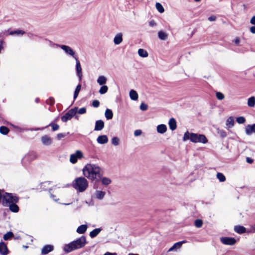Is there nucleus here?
<instances>
[{"mask_svg":"<svg viewBox=\"0 0 255 255\" xmlns=\"http://www.w3.org/2000/svg\"><path fill=\"white\" fill-rule=\"evenodd\" d=\"M72 187L79 192L85 191L88 186L87 179L83 177H79L75 179L72 183Z\"/></svg>","mask_w":255,"mask_h":255,"instance_id":"4","label":"nucleus"},{"mask_svg":"<svg viewBox=\"0 0 255 255\" xmlns=\"http://www.w3.org/2000/svg\"><path fill=\"white\" fill-rule=\"evenodd\" d=\"M138 54L139 56L144 58L147 57L148 55L147 52L145 50L141 48L138 50Z\"/></svg>","mask_w":255,"mask_h":255,"instance_id":"32","label":"nucleus"},{"mask_svg":"<svg viewBox=\"0 0 255 255\" xmlns=\"http://www.w3.org/2000/svg\"><path fill=\"white\" fill-rule=\"evenodd\" d=\"M16 203H12V204H10L7 205V207H9V210L14 213H17L19 211V207L16 204Z\"/></svg>","mask_w":255,"mask_h":255,"instance_id":"21","label":"nucleus"},{"mask_svg":"<svg viewBox=\"0 0 255 255\" xmlns=\"http://www.w3.org/2000/svg\"><path fill=\"white\" fill-rule=\"evenodd\" d=\"M77 112L79 114H84L86 112V108L85 107L81 108L77 111Z\"/></svg>","mask_w":255,"mask_h":255,"instance_id":"50","label":"nucleus"},{"mask_svg":"<svg viewBox=\"0 0 255 255\" xmlns=\"http://www.w3.org/2000/svg\"><path fill=\"white\" fill-rule=\"evenodd\" d=\"M24 33H25V32L24 31L21 30H14V31H11L10 32V34H11V35H13L14 34L23 35Z\"/></svg>","mask_w":255,"mask_h":255,"instance_id":"43","label":"nucleus"},{"mask_svg":"<svg viewBox=\"0 0 255 255\" xmlns=\"http://www.w3.org/2000/svg\"><path fill=\"white\" fill-rule=\"evenodd\" d=\"M119 138L117 137H114L112 139V143L115 146L119 145Z\"/></svg>","mask_w":255,"mask_h":255,"instance_id":"45","label":"nucleus"},{"mask_svg":"<svg viewBox=\"0 0 255 255\" xmlns=\"http://www.w3.org/2000/svg\"><path fill=\"white\" fill-rule=\"evenodd\" d=\"M250 23L252 24L255 25V15L253 16L250 20Z\"/></svg>","mask_w":255,"mask_h":255,"instance_id":"56","label":"nucleus"},{"mask_svg":"<svg viewBox=\"0 0 255 255\" xmlns=\"http://www.w3.org/2000/svg\"><path fill=\"white\" fill-rule=\"evenodd\" d=\"M194 225L197 228H201L203 225V221L200 219H197L195 221Z\"/></svg>","mask_w":255,"mask_h":255,"instance_id":"42","label":"nucleus"},{"mask_svg":"<svg viewBox=\"0 0 255 255\" xmlns=\"http://www.w3.org/2000/svg\"><path fill=\"white\" fill-rule=\"evenodd\" d=\"M167 130V127L164 124H161L157 127V131L159 133H164Z\"/></svg>","mask_w":255,"mask_h":255,"instance_id":"22","label":"nucleus"},{"mask_svg":"<svg viewBox=\"0 0 255 255\" xmlns=\"http://www.w3.org/2000/svg\"><path fill=\"white\" fill-rule=\"evenodd\" d=\"M83 157V153L80 150H77L74 154L70 155V161L74 164L77 162L78 159H81Z\"/></svg>","mask_w":255,"mask_h":255,"instance_id":"8","label":"nucleus"},{"mask_svg":"<svg viewBox=\"0 0 255 255\" xmlns=\"http://www.w3.org/2000/svg\"><path fill=\"white\" fill-rule=\"evenodd\" d=\"M252 232H255V224L251 227Z\"/></svg>","mask_w":255,"mask_h":255,"instance_id":"61","label":"nucleus"},{"mask_svg":"<svg viewBox=\"0 0 255 255\" xmlns=\"http://www.w3.org/2000/svg\"><path fill=\"white\" fill-rule=\"evenodd\" d=\"M237 122L239 124H242L245 123L246 119L243 117H239L236 119Z\"/></svg>","mask_w":255,"mask_h":255,"instance_id":"44","label":"nucleus"},{"mask_svg":"<svg viewBox=\"0 0 255 255\" xmlns=\"http://www.w3.org/2000/svg\"><path fill=\"white\" fill-rule=\"evenodd\" d=\"M248 105L250 107H254L255 106V97L253 96L248 99Z\"/></svg>","mask_w":255,"mask_h":255,"instance_id":"34","label":"nucleus"},{"mask_svg":"<svg viewBox=\"0 0 255 255\" xmlns=\"http://www.w3.org/2000/svg\"><path fill=\"white\" fill-rule=\"evenodd\" d=\"M142 133V131L140 129H136L134 132V135L135 136H138Z\"/></svg>","mask_w":255,"mask_h":255,"instance_id":"52","label":"nucleus"},{"mask_svg":"<svg viewBox=\"0 0 255 255\" xmlns=\"http://www.w3.org/2000/svg\"><path fill=\"white\" fill-rule=\"evenodd\" d=\"M234 231L238 234H243L246 232V229L242 226L238 225L235 226Z\"/></svg>","mask_w":255,"mask_h":255,"instance_id":"20","label":"nucleus"},{"mask_svg":"<svg viewBox=\"0 0 255 255\" xmlns=\"http://www.w3.org/2000/svg\"><path fill=\"white\" fill-rule=\"evenodd\" d=\"M107 82L106 78L104 76H100L97 79V82L100 85H103Z\"/></svg>","mask_w":255,"mask_h":255,"instance_id":"33","label":"nucleus"},{"mask_svg":"<svg viewBox=\"0 0 255 255\" xmlns=\"http://www.w3.org/2000/svg\"><path fill=\"white\" fill-rule=\"evenodd\" d=\"M128 255H139L135 254L130 253Z\"/></svg>","mask_w":255,"mask_h":255,"instance_id":"63","label":"nucleus"},{"mask_svg":"<svg viewBox=\"0 0 255 255\" xmlns=\"http://www.w3.org/2000/svg\"><path fill=\"white\" fill-rule=\"evenodd\" d=\"M49 102L48 104H49L51 105H53L54 104V99L53 98H50L49 99Z\"/></svg>","mask_w":255,"mask_h":255,"instance_id":"55","label":"nucleus"},{"mask_svg":"<svg viewBox=\"0 0 255 255\" xmlns=\"http://www.w3.org/2000/svg\"><path fill=\"white\" fill-rule=\"evenodd\" d=\"M188 139H190L191 142L194 143L200 142L205 144L208 142V139L205 135L195 133H189L188 131H187L184 134L183 140L186 141Z\"/></svg>","mask_w":255,"mask_h":255,"instance_id":"3","label":"nucleus"},{"mask_svg":"<svg viewBox=\"0 0 255 255\" xmlns=\"http://www.w3.org/2000/svg\"><path fill=\"white\" fill-rule=\"evenodd\" d=\"M108 87L106 85H103L99 90V93L102 94H105L108 91Z\"/></svg>","mask_w":255,"mask_h":255,"instance_id":"38","label":"nucleus"},{"mask_svg":"<svg viewBox=\"0 0 255 255\" xmlns=\"http://www.w3.org/2000/svg\"><path fill=\"white\" fill-rule=\"evenodd\" d=\"M86 238L82 236L68 244L65 245L63 250L66 253H69L73 251L83 248L86 244Z\"/></svg>","mask_w":255,"mask_h":255,"instance_id":"2","label":"nucleus"},{"mask_svg":"<svg viewBox=\"0 0 255 255\" xmlns=\"http://www.w3.org/2000/svg\"><path fill=\"white\" fill-rule=\"evenodd\" d=\"M102 182V184L104 185H108L112 182L111 180L108 177H103L102 176L101 177L100 180Z\"/></svg>","mask_w":255,"mask_h":255,"instance_id":"27","label":"nucleus"},{"mask_svg":"<svg viewBox=\"0 0 255 255\" xmlns=\"http://www.w3.org/2000/svg\"><path fill=\"white\" fill-rule=\"evenodd\" d=\"M105 124L104 122L101 120H99L96 121L95 122V126L94 130L96 131L101 130L104 128Z\"/></svg>","mask_w":255,"mask_h":255,"instance_id":"15","label":"nucleus"},{"mask_svg":"<svg viewBox=\"0 0 255 255\" xmlns=\"http://www.w3.org/2000/svg\"><path fill=\"white\" fill-rule=\"evenodd\" d=\"M38 101H39V99H38V98H36V99H35V102H37H37H38Z\"/></svg>","mask_w":255,"mask_h":255,"instance_id":"64","label":"nucleus"},{"mask_svg":"<svg viewBox=\"0 0 255 255\" xmlns=\"http://www.w3.org/2000/svg\"><path fill=\"white\" fill-rule=\"evenodd\" d=\"M240 42V38L239 37H237L235 40V43L236 44H238Z\"/></svg>","mask_w":255,"mask_h":255,"instance_id":"60","label":"nucleus"},{"mask_svg":"<svg viewBox=\"0 0 255 255\" xmlns=\"http://www.w3.org/2000/svg\"><path fill=\"white\" fill-rule=\"evenodd\" d=\"M158 36L160 39L165 40L168 37V35L163 31H159L158 32Z\"/></svg>","mask_w":255,"mask_h":255,"instance_id":"31","label":"nucleus"},{"mask_svg":"<svg viewBox=\"0 0 255 255\" xmlns=\"http://www.w3.org/2000/svg\"><path fill=\"white\" fill-rule=\"evenodd\" d=\"M129 97L131 100H136L138 99V94L135 91L131 90L129 92Z\"/></svg>","mask_w":255,"mask_h":255,"instance_id":"28","label":"nucleus"},{"mask_svg":"<svg viewBox=\"0 0 255 255\" xmlns=\"http://www.w3.org/2000/svg\"><path fill=\"white\" fill-rule=\"evenodd\" d=\"M78 108L75 107L69 110L64 115L62 116L61 120L63 122H66L74 117L77 112Z\"/></svg>","mask_w":255,"mask_h":255,"instance_id":"6","label":"nucleus"},{"mask_svg":"<svg viewBox=\"0 0 255 255\" xmlns=\"http://www.w3.org/2000/svg\"><path fill=\"white\" fill-rule=\"evenodd\" d=\"M186 241H181V242H177V243H176L175 244H174V245L171 247L168 251V252H171V251H173L176 248H180L181 246L184 243H185Z\"/></svg>","mask_w":255,"mask_h":255,"instance_id":"24","label":"nucleus"},{"mask_svg":"<svg viewBox=\"0 0 255 255\" xmlns=\"http://www.w3.org/2000/svg\"><path fill=\"white\" fill-rule=\"evenodd\" d=\"M13 236V234L11 232H8L3 235V239L4 240L6 241L12 238Z\"/></svg>","mask_w":255,"mask_h":255,"instance_id":"40","label":"nucleus"},{"mask_svg":"<svg viewBox=\"0 0 255 255\" xmlns=\"http://www.w3.org/2000/svg\"><path fill=\"white\" fill-rule=\"evenodd\" d=\"M105 116L107 120H111L113 117V113L111 110L107 109L105 113Z\"/></svg>","mask_w":255,"mask_h":255,"instance_id":"25","label":"nucleus"},{"mask_svg":"<svg viewBox=\"0 0 255 255\" xmlns=\"http://www.w3.org/2000/svg\"><path fill=\"white\" fill-rule=\"evenodd\" d=\"M218 133L223 138L227 136L226 132L223 129L219 130Z\"/></svg>","mask_w":255,"mask_h":255,"instance_id":"48","label":"nucleus"},{"mask_svg":"<svg viewBox=\"0 0 255 255\" xmlns=\"http://www.w3.org/2000/svg\"><path fill=\"white\" fill-rule=\"evenodd\" d=\"M48 127H51L53 131L57 130L59 128V125L55 123L54 122L50 123L48 126H46L45 128H46Z\"/></svg>","mask_w":255,"mask_h":255,"instance_id":"30","label":"nucleus"},{"mask_svg":"<svg viewBox=\"0 0 255 255\" xmlns=\"http://www.w3.org/2000/svg\"><path fill=\"white\" fill-rule=\"evenodd\" d=\"M59 46L63 50L64 52L69 55H70L72 57H73L75 59V58H78L75 55V52L73 51V50L69 46H67L65 45H59Z\"/></svg>","mask_w":255,"mask_h":255,"instance_id":"7","label":"nucleus"},{"mask_svg":"<svg viewBox=\"0 0 255 255\" xmlns=\"http://www.w3.org/2000/svg\"><path fill=\"white\" fill-rule=\"evenodd\" d=\"M18 197L14 194L5 193L2 196V205L4 206L7 207L10 204L12 203H18Z\"/></svg>","mask_w":255,"mask_h":255,"instance_id":"5","label":"nucleus"},{"mask_svg":"<svg viewBox=\"0 0 255 255\" xmlns=\"http://www.w3.org/2000/svg\"><path fill=\"white\" fill-rule=\"evenodd\" d=\"M106 194V193L102 191H96V197L99 200H102L104 198Z\"/></svg>","mask_w":255,"mask_h":255,"instance_id":"29","label":"nucleus"},{"mask_svg":"<svg viewBox=\"0 0 255 255\" xmlns=\"http://www.w3.org/2000/svg\"><path fill=\"white\" fill-rule=\"evenodd\" d=\"M217 98L219 100H222L224 99L225 96L223 93L217 92L216 94Z\"/></svg>","mask_w":255,"mask_h":255,"instance_id":"46","label":"nucleus"},{"mask_svg":"<svg viewBox=\"0 0 255 255\" xmlns=\"http://www.w3.org/2000/svg\"><path fill=\"white\" fill-rule=\"evenodd\" d=\"M148 109V106L146 104L144 103H142L140 105V109L141 111H144L147 110Z\"/></svg>","mask_w":255,"mask_h":255,"instance_id":"47","label":"nucleus"},{"mask_svg":"<svg viewBox=\"0 0 255 255\" xmlns=\"http://www.w3.org/2000/svg\"><path fill=\"white\" fill-rule=\"evenodd\" d=\"M8 253L7 246L3 242L0 243V254L1 255H6Z\"/></svg>","mask_w":255,"mask_h":255,"instance_id":"14","label":"nucleus"},{"mask_svg":"<svg viewBox=\"0 0 255 255\" xmlns=\"http://www.w3.org/2000/svg\"><path fill=\"white\" fill-rule=\"evenodd\" d=\"M156 25V22H155L154 20H151L150 22H149V25L150 26H155Z\"/></svg>","mask_w":255,"mask_h":255,"instance_id":"58","label":"nucleus"},{"mask_svg":"<svg viewBox=\"0 0 255 255\" xmlns=\"http://www.w3.org/2000/svg\"><path fill=\"white\" fill-rule=\"evenodd\" d=\"M81 85L80 84H79L76 86V89L74 91V93L73 98L74 100H75L77 98L79 93L80 91L81 90Z\"/></svg>","mask_w":255,"mask_h":255,"instance_id":"35","label":"nucleus"},{"mask_svg":"<svg viewBox=\"0 0 255 255\" xmlns=\"http://www.w3.org/2000/svg\"><path fill=\"white\" fill-rule=\"evenodd\" d=\"M50 196H51V198H52L54 200H55V201H57V199H55V198H54L55 197V195H53V194H50Z\"/></svg>","mask_w":255,"mask_h":255,"instance_id":"62","label":"nucleus"},{"mask_svg":"<svg viewBox=\"0 0 255 255\" xmlns=\"http://www.w3.org/2000/svg\"><path fill=\"white\" fill-rule=\"evenodd\" d=\"M84 175L92 181H99L102 176L101 169L95 164H88L83 169Z\"/></svg>","mask_w":255,"mask_h":255,"instance_id":"1","label":"nucleus"},{"mask_svg":"<svg viewBox=\"0 0 255 255\" xmlns=\"http://www.w3.org/2000/svg\"><path fill=\"white\" fill-rule=\"evenodd\" d=\"M97 141L99 144H105L108 142V138L106 135H99L97 139Z\"/></svg>","mask_w":255,"mask_h":255,"instance_id":"16","label":"nucleus"},{"mask_svg":"<svg viewBox=\"0 0 255 255\" xmlns=\"http://www.w3.org/2000/svg\"><path fill=\"white\" fill-rule=\"evenodd\" d=\"M169 126L171 130H174L177 128L176 122L174 118H171L169 121Z\"/></svg>","mask_w":255,"mask_h":255,"instance_id":"17","label":"nucleus"},{"mask_svg":"<svg viewBox=\"0 0 255 255\" xmlns=\"http://www.w3.org/2000/svg\"><path fill=\"white\" fill-rule=\"evenodd\" d=\"M220 241L222 243L227 245H234L236 243L235 239L232 237H222Z\"/></svg>","mask_w":255,"mask_h":255,"instance_id":"9","label":"nucleus"},{"mask_svg":"<svg viewBox=\"0 0 255 255\" xmlns=\"http://www.w3.org/2000/svg\"><path fill=\"white\" fill-rule=\"evenodd\" d=\"M246 161L248 163L251 164V163H252L254 162V160L252 158H250V157H247L246 158Z\"/></svg>","mask_w":255,"mask_h":255,"instance_id":"53","label":"nucleus"},{"mask_svg":"<svg viewBox=\"0 0 255 255\" xmlns=\"http://www.w3.org/2000/svg\"><path fill=\"white\" fill-rule=\"evenodd\" d=\"M41 142L44 145H50L52 143V139L47 135H44L41 138Z\"/></svg>","mask_w":255,"mask_h":255,"instance_id":"11","label":"nucleus"},{"mask_svg":"<svg viewBox=\"0 0 255 255\" xmlns=\"http://www.w3.org/2000/svg\"><path fill=\"white\" fill-rule=\"evenodd\" d=\"M234 119L233 117H230L226 121V125L230 128H232L234 125Z\"/></svg>","mask_w":255,"mask_h":255,"instance_id":"23","label":"nucleus"},{"mask_svg":"<svg viewBox=\"0 0 255 255\" xmlns=\"http://www.w3.org/2000/svg\"><path fill=\"white\" fill-rule=\"evenodd\" d=\"M75 60L76 74L79 78V81H81L82 77V68L81 66L80 62L78 58H75Z\"/></svg>","mask_w":255,"mask_h":255,"instance_id":"10","label":"nucleus"},{"mask_svg":"<svg viewBox=\"0 0 255 255\" xmlns=\"http://www.w3.org/2000/svg\"><path fill=\"white\" fill-rule=\"evenodd\" d=\"M29 156L30 155L29 154L26 155L21 160V163L23 166H26L27 163L25 162L26 161L29 162V159L30 158Z\"/></svg>","mask_w":255,"mask_h":255,"instance_id":"41","label":"nucleus"},{"mask_svg":"<svg viewBox=\"0 0 255 255\" xmlns=\"http://www.w3.org/2000/svg\"><path fill=\"white\" fill-rule=\"evenodd\" d=\"M100 105V102L97 100H95L92 102V106L95 108H98Z\"/></svg>","mask_w":255,"mask_h":255,"instance_id":"49","label":"nucleus"},{"mask_svg":"<svg viewBox=\"0 0 255 255\" xmlns=\"http://www.w3.org/2000/svg\"><path fill=\"white\" fill-rule=\"evenodd\" d=\"M217 178L220 182H224L226 180V177L222 173H218L217 174Z\"/></svg>","mask_w":255,"mask_h":255,"instance_id":"39","label":"nucleus"},{"mask_svg":"<svg viewBox=\"0 0 255 255\" xmlns=\"http://www.w3.org/2000/svg\"><path fill=\"white\" fill-rule=\"evenodd\" d=\"M250 30L251 33L255 34V26L251 27Z\"/></svg>","mask_w":255,"mask_h":255,"instance_id":"57","label":"nucleus"},{"mask_svg":"<svg viewBox=\"0 0 255 255\" xmlns=\"http://www.w3.org/2000/svg\"><path fill=\"white\" fill-rule=\"evenodd\" d=\"M54 249L53 246L50 245L44 246L41 249V254L46 255L49 253L52 252Z\"/></svg>","mask_w":255,"mask_h":255,"instance_id":"13","label":"nucleus"},{"mask_svg":"<svg viewBox=\"0 0 255 255\" xmlns=\"http://www.w3.org/2000/svg\"><path fill=\"white\" fill-rule=\"evenodd\" d=\"M87 225H82L78 227L76 230L77 233L80 234H83L86 232L87 229Z\"/></svg>","mask_w":255,"mask_h":255,"instance_id":"19","label":"nucleus"},{"mask_svg":"<svg viewBox=\"0 0 255 255\" xmlns=\"http://www.w3.org/2000/svg\"><path fill=\"white\" fill-rule=\"evenodd\" d=\"M9 131V129L5 126H1L0 127V133L2 134L6 135L8 133Z\"/></svg>","mask_w":255,"mask_h":255,"instance_id":"36","label":"nucleus"},{"mask_svg":"<svg viewBox=\"0 0 255 255\" xmlns=\"http://www.w3.org/2000/svg\"><path fill=\"white\" fill-rule=\"evenodd\" d=\"M245 132L248 135H251L253 133H255V124L248 125L245 128Z\"/></svg>","mask_w":255,"mask_h":255,"instance_id":"12","label":"nucleus"},{"mask_svg":"<svg viewBox=\"0 0 255 255\" xmlns=\"http://www.w3.org/2000/svg\"><path fill=\"white\" fill-rule=\"evenodd\" d=\"M65 136V133H60L57 134L56 137L58 140H60L62 138L64 137Z\"/></svg>","mask_w":255,"mask_h":255,"instance_id":"51","label":"nucleus"},{"mask_svg":"<svg viewBox=\"0 0 255 255\" xmlns=\"http://www.w3.org/2000/svg\"><path fill=\"white\" fill-rule=\"evenodd\" d=\"M123 41L122 34L118 33L114 37V42L116 45L120 44Z\"/></svg>","mask_w":255,"mask_h":255,"instance_id":"18","label":"nucleus"},{"mask_svg":"<svg viewBox=\"0 0 255 255\" xmlns=\"http://www.w3.org/2000/svg\"><path fill=\"white\" fill-rule=\"evenodd\" d=\"M216 19V17L214 15L208 17V20L210 21H214Z\"/></svg>","mask_w":255,"mask_h":255,"instance_id":"54","label":"nucleus"},{"mask_svg":"<svg viewBox=\"0 0 255 255\" xmlns=\"http://www.w3.org/2000/svg\"><path fill=\"white\" fill-rule=\"evenodd\" d=\"M101 231L100 228H96L90 233V236L91 238L96 237Z\"/></svg>","mask_w":255,"mask_h":255,"instance_id":"26","label":"nucleus"},{"mask_svg":"<svg viewBox=\"0 0 255 255\" xmlns=\"http://www.w3.org/2000/svg\"><path fill=\"white\" fill-rule=\"evenodd\" d=\"M104 255H117L116 253H112L110 252H106Z\"/></svg>","mask_w":255,"mask_h":255,"instance_id":"59","label":"nucleus"},{"mask_svg":"<svg viewBox=\"0 0 255 255\" xmlns=\"http://www.w3.org/2000/svg\"><path fill=\"white\" fill-rule=\"evenodd\" d=\"M155 6H156V8L157 9V10L160 12V13H162L164 11V9L163 7V6L162 5V4L159 3V2H156V4H155Z\"/></svg>","mask_w":255,"mask_h":255,"instance_id":"37","label":"nucleus"}]
</instances>
